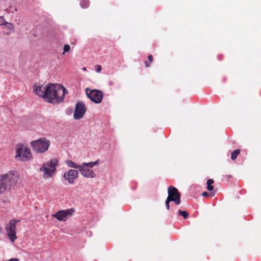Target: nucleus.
Returning <instances> with one entry per match:
<instances>
[{
    "instance_id": "1",
    "label": "nucleus",
    "mask_w": 261,
    "mask_h": 261,
    "mask_svg": "<svg viewBox=\"0 0 261 261\" xmlns=\"http://www.w3.org/2000/svg\"><path fill=\"white\" fill-rule=\"evenodd\" d=\"M46 92L45 100L53 104H56L64 100L65 95L68 91L61 85L50 83L46 85Z\"/></svg>"
},
{
    "instance_id": "2",
    "label": "nucleus",
    "mask_w": 261,
    "mask_h": 261,
    "mask_svg": "<svg viewBox=\"0 0 261 261\" xmlns=\"http://www.w3.org/2000/svg\"><path fill=\"white\" fill-rule=\"evenodd\" d=\"M58 164V160L54 158L42 165L39 170L43 173V177L44 178L46 179L51 177L55 174Z\"/></svg>"
},
{
    "instance_id": "3",
    "label": "nucleus",
    "mask_w": 261,
    "mask_h": 261,
    "mask_svg": "<svg viewBox=\"0 0 261 261\" xmlns=\"http://www.w3.org/2000/svg\"><path fill=\"white\" fill-rule=\"evenodd\" d=\"M16 155L17 160L27 162L32 159V154L29 148L23 144H19L16 146Z\"/></svg>"
},
{
    "instance_id": "4",
    "label": "nucleus",
    "mask_w": 261,
    "mask_h": 261,
    "mask_svg": "<svg viewBox=\"0 0 261 261\" xmlns=\"http://www.w3.org/2000/svg\"><path fill=\"white\" fill-rule=\"evenodd\" d=\"M15 178L11 172L0 176V194L10 189L15 184Z\"/></svg>"
},
{
    "instance_id": "5",
    "label": "nucleus",
    "mask_w": 261,
    "mask_h": 261,
    "mask_svg": "<svg viewBox=\"0 0 261 261\" xmlns=\"http://www.w3.org/2000/svg\"><path fill=\"white\" fill-rule=\"evenodd\" d=\"M50 141L45 138H41L31 142L33 150L37 153H43L47 150L50 146Z\"/></svg>"
},
{
    "instance_id": "6",
    "label": "nucleus",
    "mask_w": 261,
    "mask_h": 261,
    "mask_svg": "<svg viewBox=\"0 0 261 261\" xmlns=\"http://www.w3.org/2000/svg\"><path fill=\"white\" fill-rule=\"evenodd\" d=\"M19 221L11 220L5 226L6 234L10 241L13 243L17 239L16 236V225Z\"/></svg>"
},
{
    "instance_id": "7",
    "label": "nucleus",
    "mask_w": 261,
    "mask_h": 261,
    "mask_svg": "<svg viewBox=\"0 0 261 261\" xmlns=\"http://www.w3.org/2000/svg\"><path fill=\"white\" fill-rule=\"evenodd\" d=\"M86 93L88 97L95 103H100L103 97L102 92L98 90H90L86 88Z\"/></svg>"
},
{
    "instance_id": "8",
    "label": "nucleus",
    "mask_w": 261,
    "mask_h": 261,
    "mask_svg": "<svg viewBox=\"0 0 261 261\" xmlns=\"http://www.w3.org/2000/svg\"><path fill=\"white\" fill-rule=\"evenodd\" d=\"M168 194L167 198L174 202L176 205L180 204V193L175 187L172 186H169L168 189Z\"/></svg>"
},
{
    "instance_id": "9",
    "label": "nucleus",
    "mask_w": 261,
    "mask_h": 261,
    "mask_svg": "<svg viewBox=\"0 0 261 261\" xmlns=\"http://www.w3.org/2000/svg\"><path fill=\"white\" fill-rule=\"evenodd\" d=\"M74 212V208L61 210L56 214H53L52 217L57 219L59 221H65L66 219L71 216Z\"/></svg>"
},
{
    "instance_id": "10",
    "label": "nucleus",
    "mask_w": 261,
    "mask_h": 261,
    "mask_svg": "<svg viewBox=\"0 0 261 261\" xmlns=\"http://www.w3.org/2000/svg\"><path fill=\"white\" fill-rule=\"evenodd\" d=\"M86 111L85 105L81 101H78L75 106L74 112V118L79 120L81 119Z\"/></svg>"
},
{
    "instance_id": "11",
    "label": "nucleus",
    "mask_w": 261,
    "mask_h": 261,
    "mask_svg": "<svg viewBox=\"0 0 261 261\" xmlns=\"http://www.w3.org/2000/svg\"><path fill=\"white\" fill-rule=\"evenodd\" d=\"M79 173L74 169H69L64 172V178L70 184H73L74 180L78 178Z\"/></svg>"
},
{
    "instance_id": "12",
    "label": "nucleus",
    "mask_w": 261,
    "mask_h": 261,
    "mask_svg": "<svg viewBox=\"0 0 261 261\" xmlns=\"http://www.w3.org/2000/svg\"><path fill=\"white\" fill-rule=\"evenodd\" d=\"M46 85L45 86H40L38 84H35L33 87L34 92L39 97H42L44 99L45 96H46Z\"/></svg>"
},
{
    "instance_id": "13",
    "label": "nucleus",
    "mask_w": 261,
    "mask_h": 261,
    "mask_svg": "<svg viewBox=\"0 0 261 261\" xmlns=\"http://www.w3.org/2000/svg\"><path fill=\"white\" fill-rule=\"evenodd\" d=\"M79 170L81 174L87 178H94L96 176L95 172L88 168H86L84 166H80Z\"/></svg>"
},
{
    "instance_id": "14",
    "label": "nucleus",
    "mask_w": 261,
    "mask_h": 261,
    "mask_svg": "<svg viewBox=\"0 0 261 261\" xmlns=\"http://www.w3.org/2000/svg\"><path fill=\"white\" fill-rule=\"evenodd\" d=\"M65 164L69 167L78 169H79L81 165H79L76 164H75L74 162H73L71 160H67L65 161Z\"/></svg>"
},
{
    "instance_id": "15",
    "label": "nucleus",
    "mask_w": 261,
    "mask_h": 261,
    "mask_svg": "<svg viewBox=\"0 0 261 261\" xmlns=\"http://www.w3.org/2000/svg\"><path fill=\"white\" fill-rule=\"evenodd\" d=\"M98 164V161H96L95 162H91L89 163H83L81 166H84V167H88V168H92L94 166L97 165Z\"/></svg>"
},
{
    "instance_id": "16",
    "label": "nucleus",
    "mask_w": 261,
    "mask_h": 261,
    "mask_svg": "<svg viewBox=\"0 0 261 261\" xmlns=\"http://www.w3.org/2000/svg\"><path fill=\"white\" fill-rule=\"evenodd\" d=\"M147 60L144 62L146 67L148 68L150 67V64L152 62L153 57L152 55H149L147 58Z\"/></svg>"
},
{
    "instance_id": "17",
    "label": "nucleus",
    "mask_w": 261,
    "mask_h": 261,
    "mask_svg": "<svg viewBox=\"0 0 261 261\" xmlns=\"http://www.w3.org/2000/svg\"><path fill=\"white\" fill-rule=\"evenodd\" d=\"M214 182V181L212 179H209L207 180L206 184H207V189L211 191L214 189V187L212 185Z\"/></svg>"
},
{
    "instance_id": "18",
    "label": "nucleus",
    "mask_w": 261,
    "mask_h": 261,
    "mask_svg": "<svg viewBox=\"0 0 261 261\" xmlns=\"http://www.w3.org/2000/svg\"><path fill=\"white\" fill-rule=\"evenodd\" d=\"M240 153V149H236L234 150L233 151L231 152V159L232 160H235L237 158L238 155Z\"/></svg>"
},
{
    "instance_id": "19",
    "label": "nucleus",
    "mask_w": 261,
    "mask_h": 261,
    "mask_svg": "<svg viewBox=\"0 0 261 261\" xmlns=\"http://www.w3.org/2000/svg\"><path fill=\"white\" fill-rule=\"evenodd\" d=\"M90 4L89 1L88 0H81L80 2V5L82 8H87L89 7Z\"/></svg>"
},
{
    "instance_id": "20",
    "label": "nucleus",
    "mask_w": 261,
    "mask_h": 261,
    "mask_svg": "<svg viewBox=\"0 0 261 261\" xmlns=\"http://www.w3.org/2000/svg\"><path fill=\"white\" fill-rule=\"evenodd\" d=\"M178 213L179 215L182 216L185 219H187L189 216V214L186 211L179 210Z\"/></svg>"
},
{
    "instance_id": "21",
    "label": "nucleus",
    "mask_w": 261,
    "mask_h": 261,
    "mask_svg": "<svg viewBox=\"0 0 261 261\" xmlns=\"http://www.w3.org/2000/svg\"><path fill=\"white\" fill-rule=\"evenodd\" d=\"M7 28L11 30L14 29V25L12 23L7 22L5 24Z\"/></svg>"
},
{
    "instance_id": "22",
    "label": "nucleus",
    "mask_w": 261,
    "mask_h": 261,
    "mask_svg": "<svg viewBox=\"0 0 261 261\" xmlns=\"http://www.w3.org/2000/svg\"><path fill=\"white\" fill-rule=\"evenodd\" d=\"M70 47L68 44H65L64 46V52L63 53V55H64L65 52H68L70 50Z\"/></svg>"
},
{
    "instance_id": "23",
    "label": "nucleus",
    "mask_w": 261,
    "mask_h": 261,
    "mask_svg": "<svg viewBox=\"0 0 261 261\" xmlns=\"http://www.w3.org/2000/svg\"><path fill=\"white\" fill-rule=\"evenodd\" d=\"M7 21L5 20L4 16H0V25H5Z\"/></svg>"
},
{
    "instance_id": "24",
    "label": "nucleus",
    "mask_w": 261,
    "mask_h": 261,
    "mask_svg": "<svg viewBox=\"0 0 261 261\" xmlns=\"http://www.w3.org/2000/svg\"><path fill=\"white\" fill-rule=\"evenodd\" d=\"M171 201H172L168 198L166 199V200L165 201L166 207L168 210H169V209H170V202Z\"/></svg>"
},
{
    "instance_id": "25",
    "label": "nucleus",
    "mask_w": 261,
    "mask_h": 261,
    "mask_svg": "<svg viewBox=\"0 0 261 261\" xmlns=\"http://www.w3.org/2000/svg\"><path fill=\"white\" fill-rule=\"evenodd\" d=\"M9 9H10L9 12H11V13H14V12L17 11V8L15 7L10 6L9 7Z\"/></svg>"
},
{
    "instance_id": "26",
    "label": "nucleus",
    "mask_w": 261,
    "mask_h": 261,
    "mask_svg": "<svg viewBox=\"0 0 261 261\" xmlns=\"http://www.w3.org/2000/svg\"><path fill=\"white\" fill-rule=\"evenodd\" d=\"M95 69L96 72H100L101 71V67L99 65H96L95 66Z\"/></svg>"
},
{
    "instance_id": "27",
    "label": "nucleus",
    "mask_w": 261,
    "mask_h": 261,
    "mask_svg": "<svg viewBox=\"0 0 261 261\" xmlns=\"http://www.w3.org/2000/svg\"><path fill=\"white\" fill-rule=\"evenodd\" d=\"M202 195L203 196H208V193L206 192H204L202 193Z\"/></svg>"
},
{
    "instance_id": "28",
    "label": "nucleus",
    "mask_w": 261,
    "mask_h": 261,
    "mask_svg": "<svg viewBox=\"0 0 261 261\" xmlns=\"http://www.w3.org/2000/svg\"><path fill=\"white\" fill-rule=\"evenodd\" d=\"M109 85H110V86H113V85H114V82H112V81H110V82H109Z\"/></svg>"
},
{
    "instance_id": "29",
    "label": "nucleus",
    "mask_w": 261,
    "mask_h": 261,
    "mask_svg": "<svg viewBox=\"0 0 261 261\" xmlns=\"http://www.w3.org/2000/svg\"><path fill=\"white\" fill-rule=\"evenodd\" d=\"M83 70L84 71H86V67H83Z\"/></svg>"
}]
</instances>
